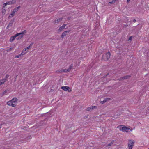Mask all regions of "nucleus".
<instances>
[{"label":"nucleus","mask_w":149,"mask_h":149,"mask_svg":"<svg viewBox=\"0 0 149 149\" xmlns=\"http://www.w3.org/2000/svg\"><path fill=\"white\" fill-rule=\"evenodd\" d=\"M118 0H113L111 1L109 3L111 4L114 3L116 1H117Z\"/></svg>","instance_id":"nucleus-23"},{"label":"nucleus","mask_w":149,"mask_h":149,"mask_svg":"<svg viewBox=\"0 0 149 149\" xmlns=\"http://www.w3.org/2000/svg\"><path fill=\"white\" fill-rule=\"evenodd\" d=\"M70 31H65L61 35V37L63 38L66 35V33H68Z\"/></svg>","instance_id":"nucleus-12"},{"label":"nucleus","mask_w":149,"mask_h":149,"mask_svg":"<svg viewBox=\"0 0 149 149\" xmlns=\"http://www.w3.org/2000/svg\"><path fill=\"white\" fill-rule=\"evenodd\" d=\"M17 100L16 98H13L11 100L7 102V104L12 107H15L17 103Z\"/></svg>","instance_id":"nucleus-2"},{"label":"nucleus","mask_w":149,"mask_h":149,"mask_svg":"<svg viewBox=\"0 0 149 149\" xmlns=\"http://www.w3.org/2000/svg\"><path fill=\"white\" fill-rule=\"evenodd\" d=\"M67 72L68 71L67 69H61V70H58L56 71V72Z\"/></svg>","instance_id":"nucleus-11"},{"label":"nucleus","mask_w":149,"mask_h":149,"mask_svg":"<svg viewBox=\"0 0 149 149\" xmlns=\"http://www.w3.org/2000/svg\"><path fill=\"white\" fill-rule=\"evenodd\" d=\"M1 125H0V128H1Z\"/></svg>","instance_id":"nucleus-32"},{"label":"nucleus","mask_w":149,"mask_h":149,"mask_svg":"<svg viewBox=\"0 0 149 149\" xmlns=\"http://www.w3.org/2000/svg\"><path fill=\"white\" fill-rule=\"evenodd\" d=\"M72 64H71L69 68L68 69H67L68 72H70L71 70V69L72 68Z\"/></svg>","instance_id":"nucleus-19"},{"label":"nucleus","mask_w":149,"mask_h":149,"mask_svg":"<svg viewBox=\"0 0 149 149\" xmlns=\"http://www.w3.org/2000/svg\"><path fill=\"white\" fill-rule=\"evenodd\" d=\"M72 64H71L69 68L68 69H67L68 72H70L71 70V69L72 68Z\"/></svg>","instance_id":"nucleus-20"},{"label":"nucleus","mask_w":149,"mask_h":149,"mask_svg":"<svg viewBox=\"0 0 149 149\" xmlns=\"http://www.w3.org/2000/svg\"><path fill=\"white\" fill-rule=\"evenodd\" d=\"M72 64H71L69 68L68 69H67L68 72H70L71 70V69L72 68Z\"/></svg>","instance_id":"nucleus-17"},{"label":"nucleus","mask_w":149,"mask_h":149,"mask_svg":"<svg viewBox=\"0 0 149 149\" xmlns=\"http://www.w3.org/2000/svg\"><path fill=\"white\" fill-rule=\"evenodd\" d=\"M68 19H70V18H68Z\"/></svg>","instance_id":"nucleus-36"},{"label":"nucleus","mask_w":149,"mask_h":149,"mask_svg":"<svg viewBox=\"0 0 149 149\" xmlns=\"http://www.w3.org/2000/svg\"><path fill=\"white\" fill-rule=\"evenodd\" d=\"M62 18H59L58 19H56L54 22V23H58L60 22L62 20Z\"/></svg>","instance_id":"nucleus-15"},{"label":"nucleus","mask_w":149,"mask_h":149,"mask_svg":"<svg viewBox=\"0 0 149 149\" xmlns=\"http://www.w3.org/2000/svg\"><path fill=\"white\" fill-rule=\"evenodd\" d=\"M63 28L61 26L60 27V28H59L58 30V32H61V31H62L63 30Z\"/></svg>","instance_id":"nucleus-24"},{"label":"nucleus","mask_w":149,"mask_h":149,"mask_svg":"<svg viewBox=\"0 0 149 149\" xmlns=\"http://www.w3.org/2000/svg\"><path fill=\"white\" fill-rule=\"evenodd\" d=\"M26 32V30H24L22 32L20 33H17L16 34V36H18L19 35H21V36H20V38H22L23 36V35Z\"/></svg>","instance_id":"nucleus-8"},{"label":"nucleus","mask_w":149,"mask_h":149,"mask_svg":"<svg viewBox=\"0 0 149 149\" xmlns=\"http://www.w3.org/2000/svg\"><path fill=\"white\" fill-rule=\"evenodd\" d=\"M68 19H70V18H68Z\"/></svg>","instance_id":"nucleus-37"},{"label":"nucleus","mask_w":149,"mask_h":149,"mask_svg":"<svg viewBox=\"0 0 149 149\" xmlns=\"http://www.w3.org/2000/svg\"><path fill=\"white\" fill-rule=\"evenodd\" d=\"M8 26H9V25H8L7 26V28H8Z\"/></svg>","instance_id":"nucleus-34"},{"label":"nucleus","mask_w":149,"mask_h":149,"mask_svg":"<svg viewBox=\"0 0 149 149\" xmlns=\"http://www.w3.org/2000/svg\"><path fill=\"white\" fill-rule=\"evenodd\" d=\"M33 43H31V44H30V45H29V46H28V47L26 48V49H30V48L31 47H32V45H33Z\"/></svg>","instance_id":"nucleus-21"},{"label":"nucleus","mask_w":149,"mask_h":149,"mask_svg":"<svg viewBox=\"0 0 149 149\" xmlns=\"http://www.w3.org/2000/svg\"><path fill=\"white\" fill-rule=\"evenodd\" d=\"M130 0H127V2H128Z\"/></svg>","instance_id":"nucleus-33"},{"label":"nucleus","mask_w":149,"mask_h":149,"mask_svg":"<svg viewBox=\"0 0 149 149\" xmlns=\"http://www.w3.org/2000/svg\"><path fill=\"white\" fill-rule=\"evenodd\" d=\"M134 144V142L132 140H129L128 143V149H132Z\"/></svg>","instance_id":"nucleus-3"},{"label":"nucleus","mask_w":149,"mask_h":149,"mask_svg":"<svg viewBox=\"0 0 149 149\" xmlns=\"http://www.w3.org/2000/svg\"><path fill=\"white\" fill-rule=\"evenodd\" d=\"M61 89L66 91L68 90V92H70L71 91V89L69 87L67 86H62Z\"/></svg>","instance_id":"nucleus-7"},{"label":"nucleus","mask_w":149,"mask_h":149,"mask_svg":"<svg viewBox=\"0 0 149 149\" xmlns=\"http://www.w3.org/2000/svg\"><path fill=\"white\" fill-rule=\"evenodd\" d=\"M108 145L110 146V145H111V144H109V145Z\"/></svg>","instance_id":"nucleus-35"},{"label":"nucleus","mask_w":149,"mask_h":149,"mask_svg":"<svg viewBox=\"0 0 149 149\" xmlns=\"http://www.w3.org/2000/svg\"><path fill=\"white\" fill-rule=\"evenodd\" d=\"M96 107L95 106H93L91 107V109L92 110L95 109L96 108Z\"/></svg>","instance_id":"nucleus-25"},{"label":"nucleus","mask_w":149,"mask_h":149,"mask_svg":"<svg viewBox=\"0 0 149 149\" xmlns=\"http://www.w3.org/2000/svg\"><path fill=\"white\" fill-rule=\"evenodd\" d=\"M110 100V98H107L105 99L103 101H100V103L102 104H103L106 102L107 101L109 100Z\"/></svg>","instance_id":"nucleus-10"},{"label":"nucleus","mask_w":149,"mask_h":149,"mask_svg":"<svg viewBox=\"0 0 149 149\" xmlns=\"http://www.w3.org/2000/svg\"><path fill=\"white\" fill-rule=\"evenodd\" d=\"M72 64H71L69 68L68 69H67L68 72H70L71 70V69L72 68Z\"/></svg>","instance_id":"nucleus-18"},{"label":"nucleus","mask_w":149,"mask_h":149,"mask_svg":"<svg viewBox=\"0 0 149 149\" xmlns=\"http://www.w3.org/2000/svg\"><path fill=\"white\" fill-rule=\"evenodd\" d=\"M136 22V19H134V20H133V22Z\"/></svg>","instance_id":"nucleus-31"},{"label":"nucleus","mask_w":149,"mask_h":149,"mask_svg":"<svg viewBox=\"0 0 149 149\" xmlns=\"http://www.w3.org/2000/svg\"><path fill=\"white\" fill-rule=\"evenodd\" d=\"M117 128H119L120 130L122 131L123 132H128L129 131V130L130 131L132 130V129H130L129 128L126 127L125 125H120L117 126Z\"/></svg>","instance_id":"nucleus-1"},{"label":"nucleus","mask_w":149,"mask_h":149,"mask_svg":"<svg viewBox=\"0 0 149 149\" xmlns=\"http://www.w3.org/2000/svg\"><path fill=\"white\" fill-rule=\"evenodd\" d=\"M110 53L109 52H108L106 54L103 55V58L105 60H107L110 58Z\"/></svg>","instance_id":"nucleus-6"},{"label":"nucleus","mask_w":149,"mask_h":149,"mask_svg":"<svg viewBox=\"0 0 149 149\" xmlns=\"http://www.w3.org/2000/svg\"><path fill=\"white\" fill-rule=\"evenodd\" d=\"M130 76L129 75L123 77L120 79V80H124L125 79H127L130 78Z\"/></svg>","instance_id":"nucleus-14"},{"label":"nucleus","mask_w":149,"mask_h":149,"mask_svg":"<svg viewBox=\"0 0 149 149\" xmlns=\"http://www.w3.org/2000/svg\"><path fill=\"white\" fill-rule=\"evenodd\" d=\"M132 36L130 37L129 38L128 40H131L132 39Z\"/></svg>","instance_id":"nucleus-30"},{"label":"nucleus","mask_w":149,"mask_h":149,"mask_svg":"<svg viewBox=\"0 0 149 149\" xmlns=\"http://www.w3.org/2000/svg\"><path fill=\"white\" fill-rule=\"evenodd\" d=\"M66 26V24H64L62 25L61 27L64 29Z\"/></svg>","instance_id":"nucleus-29"},{"label":"nucleus","mask_w":149,"mask_h":149,"mask_svg":"<svg viewBox=\"0 0 149 149\" xmlns=\"http://www.w3.org/2000/svg\"><path fill=\"white\" fill-rule=\"evenodd\" d=\"M16 2V1L15 0H13L12 1H9L7 2L6 3H3V7L5 8L7 5H10L12 4L15 3Z\"/></svg>","instance_id":"nucleus-4"},{"label":"nucleus","mask_w":149,"mask_h":149,"mask_svg":"<svg viewBox=\"0 0 149 149\" xmlns=\"http://www.w3.org/2000/svg\"><path fill=\"white\" fill-rule=\"evenodd\" d=\"M7 92V91L6 90H5V91H4L2 93V94L3 95H4V94H5L6 93V92Z\"/></svg>","instance_id":"nucleus-27"},{"label":"nucleus","mask_w":149,"mask_h":149,"mask_svg":"<svg viewBox=\"0 0 149 149\" xmlns=\"http://www.w3.org/2000/svg\"><path fill=\"white\" fill-rule=\"evenodd\" d=\"M27 49L26 48H25L23 49L22 52L24 53V55L27 52V51H26Z\"/></svg>","instance_id":"nucleus-22"},{"label":"nucleus","mask_w":149,"mask_h":149,"mask_svg":"<svg viewBox=\"0 0 149 149\" xmlns=\"http://www.w3.org/2000/svg\"><path fill=\"white\" fill-rule=\"evenodd\" d=\"M12 49H13V48H10V49H7V52H9V51H10L11 50H12Z\"/></svg>","instance_id":"nucleus-28"},{"label":"nucleus","mask_w":149,"mask_h":149,"mask_svg":"<svg viewBox=\"0 0 149 149\" xmlns=\"http://www.w3.org/2000/svg\"><path fill=\"white\" fill-rule=\"evenodd\" d=\"M22 55H24V53L23 52H22V53L18 55L15 56V58H18L20 56H22Z\"/></svg>","instance_id":"nucleus-16"},{"label":"nucleus","mask_w":149,"mask_h":149,"mask_svg":"<svg viewBox=\"0 0 149 149\" xmlns=\"http://www.w3.org/2000/svg\"><path fill=\"white\" fill-rule=\"evenodd\" d=\"M87 111H88L92 110V109H91V107H89L88 108H87Z\"/></svg>","instance_id":"nucleus-26"},{"label":"nucleus","mask_w":149,"mask_h":149,"mask_svg":"<svg viewBox=\"0 0 149 149\" xmlns=\"http://www.w3.org/2000/svg\"><path fill=\"white\" fill-rule=\"evenodd\" d=\"M16 36V34L14 36H12L10 38V42H13L15 39V38L17 37Z\"/></svg>","instance_id":"nucleus-13"},{"label":"nucleus","mask_w":149,"mask_h":149,"mask_svg":"<svg viewBox=\"0 0 149 149\" xmlns=\"http://www.w3.org/2000/svg\"><path fill=\"white\" fill-rule=\"evenodd\" d=\"M20 7V6H19L16 8H15L12 11L11 14L10 15V16H9L10 17L13 16L15 13L18 11Z\"/></svg>","instance_id":"nucleus-5"},{"label":"nucleus","mask_w":149,"mask_h":149,"mask_svg":"<svg viewBox=\"0 0 149 149\" xmlns=\"http://www.w3.org/2000/svg\"><path fill=\"white\" fill-rule=\"evenodd\" d=\"M6 81V78L0 80V86L3 84Z\"/></svg>","instance_id":"nucleus-9"}]
</instances>
